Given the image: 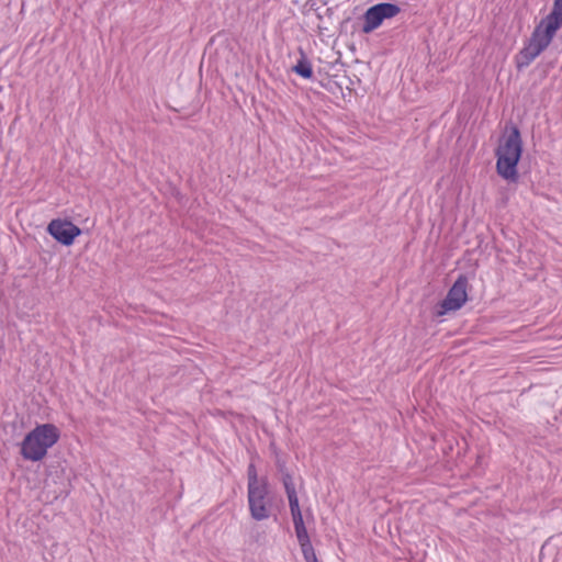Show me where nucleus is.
<instances>
[{"instance_id":"obj_1","label":"nucleus","mask_w":562,"mask_h":562,"mask_svg":"<svg viewBox=\"0 0 562 562\" xmlns=\"http://www.w3.org/2000/svg\"><path fill=\"white\" fill-rule=\"evenodd\" d=\"M562 25V0H554L551 12L535 27L528 43L515 56L518 70L528 67L552 42Z\"/></svg>"},{"instance_id":"obj_2","label":"nucleus","mask_w":562,"mask_h":562,"mask_svg":"<svg viewBox=\"0 0 562 562\" xmlns=\"http://www.w3.org/2000/svg\"><path fill=\"white\" fill-rule=\"evenodd\" d=\"M562 25V0H554L551 12L535 27L528 43L515 56L518 70L528 67L552 42Z\"/></svg>"},{"instance_id":"obj_3","label":"nucleus","mask_w":562,"mask_h":562,"mask_svg":"<svg viewBox=\"0 0 562 562\" xmlns=\"http://www.w3.org/2000/svg\"><path fill=\"white\" fill-rule=\"evenodd\" d=\"M522 153V140L517 126H512L510 132L503 139L495 150L496 171L509 182L518 181L517 165Z\"/></svg>"},{"instance_id":"obj_4","label":"nucleus","mask_w":562,"mask_h":562,"mask_svg":"<svg viewBox=\"0 0 562 562\" xmlns=\"http://www.w3.org/2000/svg\"><path fill=\"white\" fill-rule=\"evenodd\" d=\"M58 439L59 431L55 425H38L24 437L20 453L24 460L41 461Z\"/></svg>"},{"instance_id":"obj_5","label":"nucleus","mask_w":562,"mask_h":562,"mask_svg":"<svg viewBox=\"0 0 562 562\" xmlns=\"http://www.w3.org/2000/svg\"><path fill=\"white\" fill-rule=\"evenodd\" d=\"M247 499L252 519L261 521L270 517L271 502L269 499V482L267 477H261L259 486L247 488Z\"/></svg>"},{"instance_id":"obj_6","label":"nucleus","mask_w":562,"mask_h":562,"mask_svg":"<svg viewBox=\"0 0 562 562\" xmlns=\"http://www.w3.org/2000/svg\"><path fill=\"white\" fill-rule=\"evenodd\" d=\"M468 278L465 276H459L449 289L446 297L436 306L435 315L443 316L449 312L460 310L468 300Z\"/></svg>"},{"instance_id":"obj_7","label":"nucleus","mask_w":562,"mask_h":562,"mask_svg":"<svg viewBox=\"0 0 562 562\" xmlns=\"http://www.w3.org/2000/svg\"><path fill=\"white\" fill-rule=\"evenodd\" d=\"M401 12L396 3L380 2L370 7L363 15L362 32L368 34L378 29L384 20L392 19Z\"/></svg>"},{"instance_id":"obj_8","label":"nucleus","mask_w":562,"mask_h":562,"mask_svg":"<svg viewBox=\"0 0 562 562\" xmlns=\"http://www.w3.org/2000/svg\"><path fill=\"white\" fill-rule=\"evenodd\" d=\"M47 232L64 246L72 245L76 237L81 235V229L77 225L60 218L53 220L47 226Z\"/></svg>"},{"instance_id":"obj_9","label":"nucleus","mask_w":562,"mask_h":562,"mask_svg":"<svg viewBox=\"0 0 562 562\" xmlns=\"http://www.w3.org/2000/svg\"><path fill=\"white\" fill-rule=\"evenodd\" d=\"M285 490V494L288 496L290 512L293 519L302 518V512L299 504V497L296 494L295 484H286V486H283Z\"/></svg>"},{"instance_id":"obj_10","label":"nucleus","mask_w":562,"mask_h":562,"mask_svg":"<svg viewBox=\"0 0 562 562\" xmlns=\"http://www.w3.org/2000/svg\"><path fill=\"white\" fill-rule=\"evenodd\" d=\"M301 58L296 65L292 68L293 71L304 79H311L313 77V68L311 61L307 59L305 53L300 49Z\"/></svg>"},{"instance_id":"obj_11","label":"nucleus","mask_w":562,"mask_h":562,"mask_svg":"<svg viewBox=\"0 0 562 562\" xmlns=\"http://www.w3.org/2000/svg\"><path fill=\"white\" fill-rule=\"evenodd\" d=\"M274 463L278 472L281 475L283 486H286V484H293V476L286 467V460L279 452H276Z\"/></svg>"},{"instance_id":"obj_12","label":"nucleus","mask_w":562,"mask_h":562,"mask_svg":"<svg viewBox=\"0 0 562 562\" xmlns=\"http://www.w3.org/2000/svg\"><path fill=\"white\" fill-rule=\"evenodd\" d=\"M293 525H294L295 535H296L300 546L310 543L311 540H310L307 530L305 528L303 517L293 519Z\"/></svg>"},{"instance_id":"obj_13","label":"nucleus","mask_w":562,"mask_h":562,"mask_svg":"<svg viewBox=\"0 0 562 562\" xmlns=\"http://www.w3.org/2000/svg\"><path fill=\"white\" fill-rule=\"evenodd\" d=\"M247 488L259 486L261 479L259 480L256 465L254 463H249L247 468Z\"/></svg>"},{"instance_id":"obj_14","label":"nucleus","mask_w":562,"mask_h":562,"mask_svg":"<svg viewBox=\"0 0 562 562\" xmlns=\"http://www.w3.org/2000/svg\"><path fill=\"white\" fill-rule=\"evenodd\" d=\"M306 562H318L312 542L301 546Z\"/></svg>"}]
</instances>
